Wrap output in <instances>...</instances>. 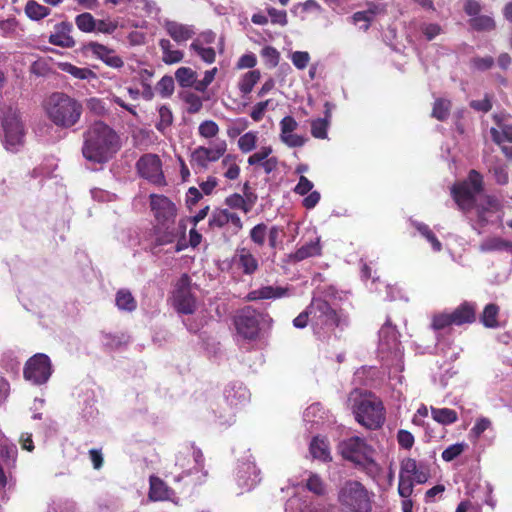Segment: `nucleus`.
Returning <instances> with one entry per match:
<instances>
[{
	"mask_svg": "<svg viewBox=\"0 0 512 512\" xmlns=\"http://www.w3.org/2000/svg\"><path fill=\"white\" fill-rule=\"evenodd\" d=\"M499 307L493 303L487 304L480 316L481 323L487 328H497Z\"/></svg>",
	"mask_w": 512,
	"mask_h": 512,
	"instance_id": "obj_42",
	"label": "nucleus"
},
{
	"mask_svg": "<svg viewBox=\"0 0 512 512\" xmlns=\"http://www.w3.org/2000/svg\"><path fill=\"white\" fill-rule=\"evenodd\" d=\"M75 24L80 31L85 33L93 32L96 29V19L88 12L77 15Z\"/></svg>",
	"mask_w": 512,
	"mask_h": 512,
	"instance_id": "obj_49",
	"label": "nucleus"
},
{
	"mask_svg": "<svg viewBox=\"0 0 512 512\" xmlns=\"http://www.w3.org/2000/svg\"><path fill=\"white\" fill-rule=\"evenodd\" d=\"M494 120L497 123V128L490 129L493 141L499 145L504 141L512 143V125L507 123L501 115H494Z\"/></svg>",
	"mask_w": 512,
	"mask_h": 512,
	"instance_id": "obj_32",
	"label": "nucleus"
},
{
	"mask_svg": "<svg viewBox=\"0 0 512 512\" xmlns=\"http://www.w3.org/2000/svg\"><path fill=\"white\" fill-rule=\"evenodd\" d=\"M259 70H251L241 76L238 82V88L242 95H248L252 92L255 84L260 80Z\"/></svg>",
	"mask_w": 512,
	"mask_h": 512,
	"instance_id": "obj_39",
	"label": "nucleus"
},
{
	"mask_svg": "<svg viewBox=\"0 0 512 512\" xmlns=\"http://www.w3.org/2000/svg\"><path fill=\"white\" fill-rule=\"evenodd\" d=\"M203 455L200 449L194 445L183 446L176 455L175 466L182 472L174 477L175 481H180L184 476L199 472L203 468Z\"/></svg>",
	"mask_w": 512,
	"mask_h": 512,
	"instance_id": "obj_15",
	"label": "nucleus"
},
{
	"mask_svg": "<svg viewBox=\"0 0 512 512\" xmlns=\"http://www.w3.org/2000/svg\"><path fill=\"white\" fill-rule=\"evenodd\" d=\"M466 448L467 444L465 442L452 444L442 452L441 457L444 461L451 462L459 455H461Z\"/></svg>",
	"mask_w": 512,
	"mask_h": 512,
	"instance_id": "obj_55",
	"label": "nucleus"
},
{
	"mask_svg": "<svg viewBox=\"0 0 512 512\" xmlns=\"http://www.w3.org/2000/svg\"><path fill=\"white\" fill-rule=\"evenodd\" d=\"M136 169L139 176L149 183L158 186L166 184L162 161L158 155L152 153L142 155L136 162Z\"/></svg>",
	"mask_w": 512,
	"mask_h": 512,
	"instance_id": "obj_16",
	"label": "nucleus"
},
{
	"mask_svg": "<svg viewBox=\"0 0 512 512\" xmlns=\"http://www.w3.org/2000/svg\"><path fill=\"white\" fill-rule=\"evenodd\" d=\"M45 110L47 117L53 124L68 129L78 123L83 107L78 100L67 94L56 92L48 98Z\"/></svg>",
	"mask_w": 512,
	"mask_h": 512,
	"instance_id": "obj_3",
	"label": "nucleus"
},
{
	"mask_svg": "<svg viewBox=\"0 0 512 512\" xmlns=\"http://www.w3.org/2000/svg\"><path fill=\"white\" fill-rule=\"evenodd\" d=\"M342 456L362 467L369 474H376L379 471L378 464L374 461V449L367 444L364 438L352 436L339 444Z\"/></svg>",
	"mask_w": 512,
	"mask_h": 512,
	"instance_id": "obj_6",
	"label": "nucleus"
},
{
	"mask_svg": "<svg viewBox=\"0 0 512 512\" xmlns=\"http://www.w3.org/2000/svg\"><path fill=\"white\" fill-rule=\"evenodd\" d=\"M470 24L474 29L478 31H490L495 27L493 18L487 15H479L473 17L470 21Z\"/></svg>",
	"mask_w": 512,
	"mask_h": 512,
	"instance_id": "obj_53",
	"label": "nucleus"
},
{
	"mask_svg": "<svg viewBox=\"0 0 512 512\" xmlns=\"http://www.w3.org/2000/svg\"><path fill=\"white\" fill-rule=\"evenodd\" d=\"M412 224L417 229V231L427 240V242L431 244L432 249L435 252H439L441 250V242L437 239L428 225L417 221H413Z\"/></svg>",
	"mask_w": 512,
	"mask_h": 512,
	"instance_id": "obj_47",
	"label": "nucleus"
},
{
	"mask_svg": "<svg viewBox=\"0 0 512 512\" xmlns=\"http://www.w3.org/2000/svg\"><path fill=\"white\" fill-rule=\"evenodd\" d=\"M324 107V118H317L311 121V134L317 139L327 138V130L330 125L331 111L333 106L329 102H326Z\"/></svg>",
	"mask_w": 512,
	"mask_h": 512,
	"instance_id": "obj_33",
	"label": "nucleus"
},
{
	"mask_svg": "<svg viewBox=\"0 0 512 512\" xmlns=\"http://www.w3.org/2000/svg\"><path fill=\"white\" fill-rule=\"evenodd\" d=\"M372 498L373 494L355 480L346 481L337 494L343 512H372Z\"/></svg>",
	"mask_w": 512,
	"mask_h": 512,
	"instance_id": "obj_4",
	"label": "nucleus"
},
{
	"mask_svg": "<svg viewBox=\"0 0 512 512\" xmlns=\"http://www.w3.org/2000/svg\"><path fill=\"white\" fill-rule=\"evenodd\" d=\"M483 177L476 170L469 172L467 180L452 187L451 193L462 210L473 211L483 226L491 221L500 204L491 196L482 195Z\"/></svg>",
	"mask_w": 512,
	"mask_h": 512,
	"instance_id": "obj_1",
	"label": "nucleus"
},
{
	"mask_svg": "<svg viewBox=\"0 0 512 512\" xmlns=\"http://www.w3.org/2000/svg\"><path fill=\"white\" fill-rule=\"evenodd\" d=\"M189 48L191 52L196 54L206 64H212L216 60V51L212 47L192 42Z\"/></svg>",
	"mask_w": 512,
	"mask_h": 512,
	"instance_id": "obj_43",
	"label": "nucleus"
},
{
	"mask_svg": "<svg viewBox=\"0 0 512 512\" xmlns=\"http://www.w3.org/2000/svg\"><path fill=\"white\" fill-rule=\"evenodd\" d=\"M432 419L437 423L448 426L458 421V413L450 408L430 407Z\"/></svg>",
	"mask_w": 512,
	"mask_h": 512,
	"instance_id": "obj_36",
	"label": "nucleus"
},
{
	"mask_svg": "<svg viewBox=\"0 0 512 512\" xmlns=\"http://www.w3.org/2000/svg\"><path fill=\"white\" fill-rule=\"evenodd\" d=\"M430 477L428 466L412 458L401 461L399 472L398 493L402 498L410 497L414 484H424Z\"/></svg>",
	"mask_w": 512,
	"mask_h": 512,
	"instance_id": "obj_10",
	"label": "nucleus"
},
{
	"mask_svg": "<svg viewBox=\"0 0 512 512\" xmlns=\"http://www.w3.org/2000/svg\"><path fill=\"white\" fill-rule=\"evenodd\" d=\"M484 163L498 185H506L508 183V166L501 158L492 154H485Z\"/></svg>",
	"mask_w": 512,
	"mask_h": 512,
	"instance_id": "obj_24",
	"label": "nucleus"
},
{
	"mask_svg": "<svg viewBox=\"0 0 512 512\" xmlns=\"http://www.w3.org/2000/svg\"><path fill=\"white\" fill-rule=\"evenodd\" d=\"M234 322L240 337L244 340L254 341L258 338L262 328L271 327L273 320L267 313L257 311L252 307H245L237 314Z\"/></svg>",
	"mask_w": 512,
	"mask_h": 512,
	"instance_id": "obj_8",
	"label": "nucleus"
},
{
	"mask_svg": "<svg viewBox=\"0 0 512 512\" xmlns=\"http://www.w3.org/2000/svg\"><path fill=\"white\" fill-rule=\"evenodd\" d=\"M228 209H216L209 218V226L211 228H223L227 225Z\"/></svg>",
	"mask_w": 512,
	"mask_h": 512,
	"instance_id": "obj_61",
	"label": "nucleus"
},
{
	"mask_svg": "<svg viewBox=\"0 0 512 512\" xmlns=\"http://www.w3.org/2000/svg\"><path fill=\"white\" fill-rule=\"evenodd\" d=\"M273 149L271 146H262L258 151L251 154L247 163L250 166L261 165L268 157L271 156Z\"/></svg>",
	"mask_w": 512,
	"mask_h": 512,
	"instance_id": "obj_54",
	"label": "nucleus"
},
{
	"mask_svg": "<svg viewBox=\"0 0 512 512\" xmlns=\"http://www.w3.org/2000/svg\"><path fill=\"white\" fill-rule=\"evenodd\" d=\"M257 141L258 132L248 131L239 137L238 148L242 153H250L256 148Z\"/></svg>",
	"mask_w": 512,
	"mask_h": 512,
	"instance_id": "obj_48",
	"label": "nucleus"
},
{
	"mask_svg": "<svg viewBox=\"0 0 512 512\" xmlns=\"http://www.w3.org/2000/svg\"><path fill=\"white\" fill-rule=\"evenodd\" d=\"M291 295L290 289L288 287L281 286H262L257 289L252 290L248 294L249 300H276L285 297H289Z\"/></svg>",
	"mask_w": 512,
	"mask_h": 512,
	"instance_id": "obj_27",
	"label": "nucleus"
},
{
	"mask_svg": "<svg viewBox=\"0 0 512 512\" xmlns=\"http://www.w3.org/2000/svg\"><path fill=\"white\" fill-rule=\"evenodd\" d=\"M0 137L7 151L17 152L24 145L25 127L16 108L3 112Z\"/></svg>",
	"mask_w": 512,
	"mask_h": 512,
	"instance_id": "obj_9",
	"label": "nucleus"
},
{
	"mask_svg": "<svg viewBox=\"0 0 512 512\" xmlns=\"http://www.w3.org/2000/svg\"><path fill=\"white\" fill-rule=\"evenodd\" d=\"M285 512H337L332 506L324 504H317L311 506L306 500L300 496H293L289 498L285 505Z\"/></svg>",
	"mask_w": 512,
	"mask_h": 512,
	"instance_id": "obj_28",
	"label": "nucleus"
},
{
	"mask_svg": "<svg viewBox=\"0 0 512 512\" xmlns=\"http://www.w3.org/2000/svg\"><path fill=\"white\" fill-rule=\"evenodd\" d=\"M162 25L166 33L178 44L187 42L196 34L193 25L183 24L169 19H165Z\"/></svg>",
	"mask_w": 512,
	"mask_h": 512,
	"instance_id": "obj_23",
	"label": "nucleus"
},
{
	"mask_svg": "<svg viewBox=\"0 0 512 512\" xmlns=\"http://www.w3.org/2000/svg\"><path fill=\"white\" fill-rule=\"evenodd\" d=\"M175 79L182 88H195L197 73L190 67H180L175 72Z\"/></svg>",
	"mask_w": 512,
	"mask_h": 512,
	"instance_id": "obj_38",
	"label": "nucleus"
},
{
	"mask_svg": "<svg viewBox=\"0 0 512 512\" xmlns=\"http://www.w3.org/2000/svg\"><path fill=\"white\" fill-rule=\"evenodd\" d=\"M60 69L80 80H90L96 78V74L89 68L77 67L71 63H60Z\"/></svg>",
	"mask_w": 512,
	"mask_h": 512,
	"instance_id": "obj_41",
	"label": "nucleus"
},
{
	"mask_svg": "<svg viewBox=\"0 0 512 512\" xmlns=\"http://www.w3.org/2000/svg\"><path fill=\"white\" fill-rule=\"evenodd\" d=\"M249 122L246 118L234 120L227 128V136L231 139L240 137L242 132L247 129Z\"/></svg>",
	"mask_w": 512,
	"mask_h": 512,
	"instance_id": "obj_59",
	"label": "nucleus"
},
{
	"mask_svg": "<svg viewBox=\"0 0 512 512\" xmlns=\"http://www.w3.org/2000/svg\"><path fill=\"white\" fill-rule=\"evenodd\" d=\"M228 230L233 234H238L243 228V222L239 215L228 209L227 225Z\"/></svg>",
	"mask_w": 512,
	"mask_h": 512,
	"instance_id": "obj_64",
	"label": "nucleus"
},
{
	"mask_svg": "<svg viewBox=\"0 0 512 512\" xmlns=\"http://www.w3.org/2000/svg\"><path fill=\"white\" fill-rule=\"evenodd\" d=\"M189 219H180L178 222L167 224H155L153 227V241L151 250L157 252V248L177 242L176 251H181L185 244L181 241L185 239Z\"/></svg>",
	"mask_w": 512,
	"mask_h": 512,
	"instance_id": "obj_11",
	"label": "nucleus"
},
{
	"mask_svg": "<svg viewBox=\"0 0 512 512\" xmlns=\"http://www.w3.org/2000/svg\"><path fill=\"white\" fill-rule=\"evenodd\" d=\"M52 374L50 359L45 354H36L25 365L24 377L27 381L41 385L48 381Z\"/></svg>",
	"mask_w": 512,
	"mask_h": 512,
	"instance_id": "obj_17",
	"label": "nucleus"
},
{
	"mask_svg": "<svg viewBox=\"0 0 512 512\" xmlns=\"http://www.w3.org/2000/svg\"><path fill=\"white\" fill-rule=\"evenodd\" d=\"M312 234V237H310L291 255V258L294 261H303L307 258L319 256L321 254L322 247L320 244V236H318L314 230L312 231Z\"/></svg>",
	"mask_w": 512,
	"mask_h": 512,
	"instance_id": "obj_30",
	"label": "nucleus"
},
{
	"mask_svg": "<svg viewBox=\"0 0 512 512\" xmlns=\"http://www.w3.org/2000/svg\"><path fill=\"white\" fill-rule=\"evenodd\" d=\"M480 250L482 252L512 250V243L500 237H491L480 244Z\"/></svg>",
	"mask_w": 512,
	"mask_h": 512,
	"instance_id": "obj_40",
	"label": "nucleus"
},
{
	"mask_svg": "<svg viewBox=\"0 0 512 512\" xmlns=\"http://www.w3.org/2000/svg\"><path fill=\"white\" fill-rule=\"evenodd\" d=\"M157 92L163 98L170 97L174 92V80L171 76H163L156 85Z\"/></svg>",
	"mask_w": 512,
	"mask_h": 512,
	"instance_id": "obj_58",
	"label": "nucleus"
},
{
	"mask_svg": "<svg viewBox=\"0 0 512 512\" xmlns=\"http://www.w3.org/2000/svg\"><path fill=\"white\" fill-rule=\"evenodd\" d=\"M221 165L227 168L224 172V176L229 180H235L239 177L240 167L235 161V156L228 154L225 155L221 161Z\"/></svg>",
	"mask_w": 512,
	"mask_h": 512,
	"instance_id": "obj_51",
	"label": "nucleus"
},
{
	"mask_svg": "<svg viewBox=\"0 0 512 512\" xmlns=\"http://www.w3.org/2000/svg\"><path fill=\"white\" fill-rule=\"evenodd\" d=\"M227 143L225 140H218L211 146H198L191 153V165L199 169H207L209 164L218 161L225 156Z\"/></svg>",
	"mask_w": 512,
	"mask_h": 512,
	"instance_id": "obj_18",
	"label": "nucleus"
},
{
	"mask_svg": "<svg viewBox=\"0 0 512 512\" xmlns=\"http://www.w3.org/2000/svg\"><path fill=\"white\" fill-rule=\"evenodd\" d=\"M399 333L396 327L387 320L379 330L378 355L387 362L388 366H393L395 371H402L403 352L399 341Z\"/></svg>",
	"mask_w": 512,
	"mask_h": 512,
	"instance_id": "obj_7",
	"label": "nucleus"
},
{
	"mask_svg": "<svg viewBox=\"0 0 512 512\" xmlns=\"http://www.w3.org/2000/svg\"><path fill=\"white\" fill-rule=\"evenodd\" d=\"M492 422L487 417H479L476 419L474 426L470 430V436L478 439L485 431L491 429Z\"/></svg>",
	"mask_w": 512,
	"mask_h": 512,
	"instance_id": "obj_60",
	"label": "nucleus"
},
{
	"mask_svg": "<svg viewBox=\"0 0 512 512\" xmlns=\"http://www.w3.org/2000/svg\"><path fill=\"white\" fill-rule=\"evenodd\" d=\"M224 398L229 409L216 415V421L221 426H230L235 422V413L233 408L245 405L250 400L248 389L240 382L229 383L224 390Z\"/></svg>",
	"mask_w": 512,
	"mask_h": 512,
	"instance_id": "obj_13",
	"label": "nucleus"
},
{
	"mask_svg": "<svg viewBox=\"0 0 512 512\" xmlns=\"http://www.w3.org/2000/svg\"><path fill=\"white\" fill-rule=\"evenodd\" d=\"M280 140L290 148L302 147L306 138L295 134L294 131L298 127L297 121L292 116H285L279 123Z\"/></svg>",
	"mask_w": 512,
	"mask_h": 512,
	"instance_id": "obj_21",
	"label": "nucleus"
},
{
	"mask_svg": "<svg viewBox=\"0 0 512 512\" xmlns=\"http://www.w3.org/2000/svg\"><path fill=\"white\" fill-rule=\"evenodd\" d=\"M453 325L472 323L476 319V305L471 302H463L451 312Z\"/></svg>",
	"mask_w": 512,
	"mask_h": 512,
	"instance_id": "obj_31",
	"label": "nucleus"
},
{
	"mask_svg": "<svg viewBox=\"0 0 512 512\" xmlns=\"http://www.w3.org/2000/svg\"><path fill=\"white\" fill-rule=\"evenodd\" d=\"M266 236L267 226L264 223H259L250 230V238L258 246L264 245Z\"/></svg>",
	"mask_w": 512,
	"mask_h": 512,
	"instance_id": "obj_62",
	"label": "nucleus"
},
{
	"mask_svg": "<svg viewBox=\"0 0 512 512\" xmlns=\"http://www.w3.org/2000/svg\"><path fill=\"white\" fill-rule=\"evenodd\" d=\"M25 14L32 20H41L50 14V9L34 0H29L25 5Z\"/></svg>",
	"mask_w": 512,
	"mask_h": 512,
	"instance_id": "obj_45",
	"label": "nucleus"
},
{
	"mask_svg": "<svg viewBox=\"0 0 512 512\" xmlns=\"http://www.w3.org/2000/svg\"><path fill=\"white\" fill-rule=\"evenodd\" d=\"M150 206L155 217V224H167L175 222L177 209L175 204L163 195L152 194Z\"/></svg>",
	"mask_w": 512,
	"mask_h": 512,
	"instance_id": "obj_19",
	"label": "nucleus"
},
{
	"mask_svg": "<svg viewBox=\"0 0 512 512\" xmlns=\"http://www.w3.org/2000/svg\"><path fill=\"white\" fill-rule=\"evenodd\" d=\"M225 203L228 207H230L232 209H239V210L243 211L244 213H248L251 208L247 204L245 198L238 193H234V194L228 196L225 200Z\"/></svg>",
	"mask_w": 512,
	"mask_h": 512,
	"instance_id": "obj_57",
	"label": "nucleus"
},
{
	"mask_svg": "<svg viewBox=\"0 0 512 512\" xmlns=\"http://www.w3.org/2000/svg\"><path fill=\"white\" fill-rule=\"evenodd\" d=\"M115 304L119 310L125 312H133L137 308V301L127 289H120L116 293Z\"/></svg>",
	"mask_w": 512,
	"mask_h": 512,
	"instance_id": "obj_37",
	"label": "nucleus"
},
{
	"mask_svg": "<svg viewBox=\"0 0 512 512\" xmlns=\"http://www.w3.org/2000/svg\"><path fill=\"white\" fill-rule=\"evenodd\" d=\"M73 25L70 22L63 21L55 25L53 33L49 36V42L53 45L63 48H72L75 41L71 35Z\"/></svg>",
	"mask_w": 512,
	"mask_h": 512,
	"instance_id": "obj_26",
	"label": "nucleus"
},
{
	"mask_svg": "<svg viewBox=\"0 0 512 512\" xmlns=\"http://www.w3.org/2000/svg\"><path fill=\"white\" fill-rule=\"evenodd\" d=\"M289 58L299 70H304L310 62V54L307 51H294Z\"/></svg>",
	"mask_w": 512,
	"mask_h": 512,
	"instance_id": "obj_63",
	"label": "nucleus"
},
{
	"mask_svg": "<svg viewBox=\"0 0 512 512\" xmlns=\"http://www.w3.org/2000/svg\"><path fill=\"white\" fill-rule=\"evenodd\" d=\"M159 47L162 51V60L165 64L179 63L184 58V53L178 49L172 48V43L168 39H161Z\"/></svg>",
	"mask_w": 512,
	"mask_h": 512,
	"instance_id": "obj_35",
	"label": "nucleus"
},
{
	"mask_svg": "<svg viewBox=\"0 0 512 512\" xmlns=\"http://www.w3.org/2000/svg\"><path fill=\"white\" fill-rule=\"evenodd\" d=\"M309 312L310 325L314 334L320 339L329 338L340 323L337 311L325 299L313 298L309 305Z\"/></svg>",
	"mask_w": 512,
	"mask_h": 512,
	"instance_id": "obj_5",
	"label": "nucleus"
},
{
	"mask_svg": "<svg viewBox=\"0 0 512 512\" xmlns=\"http://www.w3.org/2000/svg\"><path fill=\"white\" fill-rule=\"evenodd\" d=\"M326 418V412L320 403L311 404L303 413V421L309 431L322 427L327 422Z\"/></svg>",
	"mask_w": 512,
	"mask_h": 512,
	"instance_id": "obj_29",
	"label": "nucleus"
},
{
	"mask_svg": "<svg viewBox=\"0 0 512 512\" xmlns=\"http://www.w3.org/2000/svg\"><path fill=\"white\" fill-rule=\"evenodd\" d=\"M451 103L447 99L439 98L434 102L432 116L439 121L445 120L450 113Z\"/></svg>",
	"mask_w": 512,
	"mask_h": 512,
	"instance_id": "obj_52",
	"label": "nucleus"
},
{
	"mask_svg": "<svg viewBox=\"0 0 512 512\" xmlns=\"http://www.w3.org/2000/svg\"><path fill=\"white\" fill-rule=\"evenodd\" d=\"M173 491L158 477H150V489L148 497L151 501L170 500Z\"/></svg>",
	"mask_w": 512,
	"mask_h": 512,
	"instance_id": "obj_34",
	"label": "nucleus"
},
{
	"mask_svg": "<svg viewBox=\"0 0 512 512\" xmlns=\"http://www.w3.org/2000/svg\"><path fill=\"white\" fill-rule=\"evenodd\" d=\"M236 478L240 488L250 491L261 480L260 470L256 467L253 460L247 459L238 465Z\"/></svg>",
	"mask_w": 512,
	"mask_h": 512,
	"instance_id": "obj_20",
	"label": "nucleus"
},
{
	"mask_svg": "<svg viewBox=\"0 0 512 512\" xmlns=\"http://www.w3.org/2000/svg\"><path fill=\"white\" fill-rule=\"evenodd\" d=\"M198 133L201 137L210 139L219 133V126L213 120H205L200 123L198 127Z\"/></svg>",
	"mask_w": 512,
	"mask_h": 512,
	"instance_id": "obj_56",
	"label": "nucleus"
},
{
	"mask_svg": "<svg viewBox=\"0 0 512 512\" xmlns=\"http://www.w3.org/2000/svg\"><path fill=\"white\" fill-rule=\"evenodd\" d=\"M18 450L15 444L4 442L0 445V457L7 469L15 466Z\"/></svg>",
	"mask_w": 512,
	"mask_h": 512,
	"instance_id": "obj_44",
	"label": "nucleus"
},
{
	"mask_svg": "<svg viewBox=\"0 0 512 512\" xmlns=\"http://www.w3.org/2000/svg\"><path fill=\"white\" fill-rule=\"evenodd\" d=\"M310 453L314 458L326 461L330 459L327 442L319 437H314L310 443Z\"/></svg>",
	"mask_w": 512,
	"mask_h": 512,
	"instance_id": "obj_46",
	"label": "nucleus"
},
{
	"mask_svg": "<svg viewBox=\"0 0 512 512\" xmlns=\"http://www.w3.org/2000/svg\"><path fill=\"white\" fill-rule=\"evenodd\" d=\"M355 419L367 429L380 428L385 421L384 407L376 397L361 398L353 409Z\"/></svg>",
	"mask_w": 512,
	"mask_h": 512,
	"instance_id": "obj_12",
	"label": "nucleus"
},
{
	"mask_svg": "<svg viewBox=\"0 0 512 512\" xmlns=\"http://www.w3.org/2000/svg\"><path fill=\"white\" fill-rule=\"evenodd\" d=\"M85 48L86 51L91 53L95 58L103 61L106 65L112 68L118 69L124 65L122 58L118 56L114 50L103 44L97 42H89Z\"/></svg>",
	"mask_w": 512,
	"mask_h": 512,
	"instance_id": "obj_22",
	"label": "nucleus"
},
{
	"mask_svg": "<svg viewBox=\"0 0 512 512\" xmlns=\"http://www.w3.org/2000/svg\"><path fill=\"white\" fill-rule=\"evenodd\" d=\"M232 261L245 275L254 274L259 267L257 258L245 247L237 248Z\"/></svg>",
	"mask_w": 512,
	"mask_h": 512,
	"instance_id": "obj_25",
	"label": "nucleus"
},
{
	"mask_svg": "<svg viewBox=\"0 0 512 512\" xmlns=\"http://www.w3.org/2000/svg\"><path fill=\"white\" fill-rule=\"evenodd\" d=\"M159 121L156 124V129L161 133H165L173 123V114L167 105H162L158 109Z\"/></svg>",
	"mask_w": 512,
	"mask_h": 512,
	"instance_id": "obj_50",
	"label": "nucleus"
},
{
	"mask_svg": "<svg viewBox=\"0 0 512 512\" xmlns=\"http://www.w3.org/2000/svg\"><path fill=\"white\" fill-rule=\"evenodd\" d=\"M197 289V285L192 283L190 276L187 274L181 275L172 293V304L177 312L181 314H192L195 311V291Z\"/></svg>",
	"mask_w": 512,
	"mask_h": 512,
	"instance_id": "obj_14",
	"label": "nucleus"
},
{
	"mask_svg": "<svg viewBox=\"0 0 512 512\" xmlns=\"http://www.w3.org/2000/svg\"><path fill=\"white\" fill-rule=\"evenodd\" d=\"M118 149V135L104 122L93 123L84 134L82 153L84 158L90 162L105 163Z\"/></svg>",
	"mask_w": 512,
	"mask_h": 512,
	"instance_id": "obj_2",
	"label": "nucleus"
}]
</instances>
